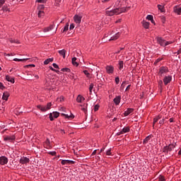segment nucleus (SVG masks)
I'll use <instances>...</instances> for the list:
<instances>
[{"label": "nucleus", "instance_id": "obj_58", "mask_svg": "<svg viewBox=\"0 0 181 181\" xmlns=\"http://www.w3.org/2000/svg\"><path fill=\"white\" fill-rule=\"evenodd\" d=\"M180 53H181V48L177 52H174V54H180Z\"/></svg>", "mask_w": 181, "mask_h": 181}, {"label": "nucleus", "instance_id": "obj_39", "mask_svg": "<svg viewBox=\"0 0 181 181\" xmlns=\"http://www.w3.org/2000/svg\"><path fill=\"white\" fill-rule=\"evenodd\" d=\"M163 152H164L165 154H168V153L169 150H168L167 146L163 148Z\"/></svg>", "mask_w": 181, "mask_h": 181}, {"label": "nucleus", "instance_id": "obj_61", "mask_svg": "<svg viewBox=\"0 0 181 181\" xmlns=\"http://www.w3.org/2000/svg\"><path fill=\"white\" fill-rule=\"evenodd\" d=\"M62 115L66 117V118H70V116L69 115L62 114Z\"/></svg>", "mask_w": 181, "mask_h": 181}, {"label": "nucleus", "instance_id": "obj_11", "mask_svg": "<svg viewBox=\"0 0 181 181\" xmlns=\"http://www.w3.org/2000/svg\"><path fill=\"white\" fill-rule=\"evenodd\" d=\"M76 162L74 160H62V165H74Z\"/></svg>", "mask_w": 181, "mask_h": 181}, {"label": "nucleus", "instance_id": "obj_6", "mask_svg": "<svg viewBox=\"0 0 181 181\" xmlns=\"http://www.w3.org/2000/svg\"><path fill=\"white\" fill-rule=\"evenodd\" d=\"M105 69L107 74H112V73H114V66L107 65Z\"/></svg>", "mask_w": 181, "mask_h": 181}, {"label": "nucleus", "instance_id": "obj_46", "mask_svg": "<svg viewBox=\"0 0 181 181\" xmlns=\"http://www.w3.org/2000/svg\"><path fill=\"white\" fill-rule=\"evenodd\" d=\"M5 0H0V8H2L4 6V4H5Z\"/></svg>", "mask_w": 181, "mask_h": 181}, {"label": "nucleus", "instance_id": "obj_36", "mask_svg": "<svg viewBox=\"0 0 181 181\" xmlns=\"http://www.w3.org/2000/svg\"><path fill=\"white\" fill-rule=\"evenodd\" d=\"M9 42H11V43H19V41L16 40H13L12 38H10Z\"/></svg>", "mask_w": 181, "mask_h": 181}, {"label": "nucleus", "instance_id": "obj_1", "mask_svg": "<svg viewBox=\"0 0 181 181\" xmlns=\"http://www.w3.org/2000/svg\"><path fill=\"white\" fill-rule=\"evenodd\" d=\"M129 9V7L117 8L111 11H106V15H107V16H114V15H119L120 13L127 12Z\"/></svg>", "mask_w": 181, "mask_h": 181}, {"label": "nucleus", "instance_id": "obj_16", "mask_svg": "<svg viewBox=\"0 0 181 181\" xmlns=\"http://www.w3.org/2000/svg\"><path fill=\"white\" fill-rule=\"evenodd\" d=\"M114 103H115V104H116V105H119V103H121V96H117L114 99Z\"/></svg>", "mask_w": 181, "mask_h": 181}, {"label": "nucleus", "instance_id": "obj_63", "mask_svg": "<svg viewBox=\"0 0 181 181\" xmlns=\"http://www.w3.org/2000/svg\"><path fill=\"white\" fill-rule=\"evenodd\" d=\"M96 153H97V150H95V151L92 153L91 156H93V155H95Z\"/></svg>", "mask_w": 181, "mask_h": 181}, {"label": "nucleus", "instance_id": "obj_25", "mask_svg": "<svg viewBox=\"0 0 181 181\" xmlns=\"http://www.w3.org/2000/svg\"><path fill=\"white\" fill-rule=\"evenodd\" d=\"M59 53L61 56H62V57L64 59H66V50L65 49H62V50H59Z\"/></svg>", "mask_w": 181, "mask_h": 181}, {"label": "nucleus", "instance_id": "obj_64", "mask_svg": "<svg viewBox=\"0 0 181 181\" xmlns=\"http://www.w3.org/2000/svg\"><path fill=\"white\" fill-rule=\"evenodd\" d=\"M49 69L52 70V71H56V69H54L53 67L49 66Z\"/></svg>", "mask_w": 181, "mask_h": 181}, {"label": "nucleus", "instance_id": "obj_37", "mask_svg": "<svg viewBox=\"0 0 181 181\" xmlns=\"http://www.w3.org/2000/svg\"><path fill=\"white\" fill-rule=\"evenodd\" d=\"M36 2H38V4H46L47 0H36Z\"/></svg>", "mask_w": 181, "mask_h": 181}, {"label": "nucleus", "instance_id": "obj_5", "mask_svg": "<svg viewBox=\"0 0 181 181\" xmlns=\"http://www.w3.org/2000/svg\"><path fill=\"white\" fill-rule=\"evenodd\" d=\"M165 86H168L170 81H172V76H165L163 79Z\"/></svg>", "mask_w": 181, "mask_h": 181}, {"label": "nucleus", "instance_id": "obj_50", "mask_svg": "<svg viewBox=\"0 0 181 181\" xmlns=\"http://www.w3.org/2000/svg\"><path fill=\"white\" fill-rule=\"evenodd\" d=\"M125 81H124L121 85V90H124L125 88Z\"/></svg>", "mask_w": 181, "mask_h": 181}, {"label": "nucleus", "instance_id": "obj_27", "mask_svg": "<svg viewBox=\"0 0 181 181\" xmlns=\"http://www.w3.org/2000/svg\"><path fill=\"white\" fill-rule=\"evenodd\" d=\"M76 60H77L76 57H73L72 58V64L77 67V66H78V63L76 62Z\"/></svg>", "mask_w": 181, "mask_h": 181}, {"label": "nucleus", "instance_id": "obj_35", "mask_svg": "<svg viewBox=\"0 0 181 181\" xmlns=\"http://www.w3.org/2000/svg\"><path fill=\"white\" fill-rule=\"evenodd\" d=\"M61 71H64V72H66V73H70L71 70L69 68H63V69H61Z\"/></svg>", "mask_w": 181, "mask_h": 181}, {"label": "nucleus", "instance_id": "obj_41", "mask_svg": "<svg viewBox=\"0 0 181 181\" xmlns=\"http://www.w3.org/2000/svg\"><path fill=\"white\" fill-rule=\"evenodd\" d=\"M93 88H94V85L92 83L89 86V90H90V94H91V93H93Z\"/></svg>", "mask_w": 181, "mask_h": 181}, {"label": "nucleus", "instance_id": "obj_53", "mask_svg": "<svg viewBox=\"0 0 181 181\" xmlns=\"http://www.w3.org/2000/svg\"><path fill=\"white\" fill-rule=\"evenodd\" d=\"M5 88V86H4V83L0 82V90H4Z\"/></svg>", "mask_w": 181, "mask_h": 181}, {"label": "nucleus", "instance_id": "obj_23", "mask_svg": "<svg viewBox=\"0 0 181 181\" xmlns=\"http://www.w3.org/2000/svg\"><path fill=\"white\" fill-rule=\"evenodd\" d=\"M175 144H170V145L167 146L168 152H172V150L175 149Z\"/></svg>", "mask_w": 181, "mask_h": 181}, {"label": "nucleus", "instance_id": "obj_2", "mask_svg": "<svg viewBox=\"0 0 181 181\" xmlns=\"http://www.w3.org/2000/svg\"><path fill=\"white\" fill-rule=\"evenodd\" d=\"M156 39L157 40V43L163 46V47H165V46H168V45H172V42L166 41L161 37H156Z\"/></svg>", "mask_w": 181, "mask_h": 181}, {"label": "nucleus", "instance_id": "obj_17", "mask_svg": "<svg viewBox=\"0 0 181 181\" xmlns=\"http://www.w3.org/2000/svg\"><path fill=\"white\" fill-rule=\"evenodd\" d=\"M4 141H15V136H7L4 137Z\"/></svg>", "mask_w": 181, "mask_h": 181}, {"label": "nucleus", "instance_id": "obj_43", "mask_svg": "<svg viewBox=\"0 0 181 181\" xmlns=\"http://www.w3.org/2000/svg\"><path fill=\"white\" fill-rule=\"evenodd\" d=\"M49 155H52V156H56L57 153L56 151H49Z\"/></svg>", "mask_w": 181, "mask_h": 181}, {"label": "nucleus", "instance_id": "obj_54", "mask_svg": "<svg viewBox=\"0 0 181 181\" xmlns=\"http://www.w3.org/2000/svg\"><path fill=\"white\" fill-rule=\"evenodd\" d=\"M159 124H160V125H163V124H165V119H163L160 120Z\"/></svg>", "mask_w": 181, "mask_h": 181}, {"label": "nucleus", "instance_id": "obj_12", "mask_svg": "<svg viewBox=\"0 0 181 181\" xmlns=\"http://www.w3.org/2000/svg\"><path fill=\"white\" fill-rule=\"evenodd\" d=\"M8 163V158L6 156L0 157V165H6Z\"/></svg>", "mask_w": 181, "mask_h": 181}, {"label": "nucleus", "instance_id": "obj_13", "mask_svg": "<svg viewBox=\"0 0 181 181\" xmlns=\"http://www.w3.org/2000/svg\"><path fill=\"white\" fill-rule=\"evenodd\" d=\"M173 11L175 13H177V15H180L181 13V7L179 6H175L173 8Z\"/></svg>", "mask_w": 181, "mask_h": 181}, {"label": "nucleus", "instance_id": "obj_3", "mask_svg": "<svg viewBox=\"0 0 181 181\" xmlns=\"http://www.w3.org/2000/svg\"><path fill=\"white\" fill-rule=\"evenodd\" d=\"M51 107H52V103H48L46 106L39 105L37 106V108H38V110H40V111H42V112H46V111H48V110H50Z\"/></svg>", "mask_w": 181, "mask_h": 181}, {"label": "nucleus", "instance_id": "obj_52", "mask_svg": "<svg viewBox=\"0 0 181 181\" xmlns=\"http://www.w3.org/2000/svg\"><path fill=\"white\" fill-rule=\"evenodd\" d=\"M115 83H116V84H119V77L115 78Z\"/></svg>", "mask_w": 181, "mask_h": 181}, {"label": "nucleus", "instance_id": "obj_56", "mask_svg": "<svg viewBox=\"0 0 181 181\" xmlns=\"http://www.w3.org/2000/svg\"><path fill=\"white\" fill-rule=\"evenodd\" d=\"M2 11H9V8L4 6V7H2Z\"/></svg>", "mask_w": 181, "mask_h": 181}, {"label": "nucleus", "instance_id": "obj_45", "mask_svg": "<svg viewBox=\"0 0 181 181\" xmlns=\"http://www.w3.org/2000/svg\"><path fill=\"white\" fill-rule=\"evenodd\" d=\"M146 19H148V21H151L153 19V16L151 15H148Z\"/></svg>", "mask_w": 181, "mask_h": 181}, {"label": "nucleus", "instance_id": "obj_42", "mask_svg": "<svg viewBox=\"0 0 181 181\" xmlns=\"http://www.w3.org/2000/svg\"><path fill=\"white\" fill-rule=\"evenodd\" d=\"M112 153H111V148H109L107 151H106V155L107 156H110L112 155Z\"/></svg>", "mask_w": 181, "mask_h": 181}, {"label": "nucleus", "instance_id": "obj_18", "mask_svg": "<svg viewBox=\"0 0 181 181\" xmlns=\"http://www.w3.org/2000/svg\"><path fill=\"white\" fill-rule=\"evenodd\" d=\"M6 80L12 83H15V79L13 78H12L11 76H9L8 75L6 76Z\"/></svg>", "mask_w": 181, "mask_h": 181}, {"label": "nucleus", "instance_id": "obj_62", "mask_svg": "<svg viewBox=\"0 0 181 181\" xmlns=\"http://www.w3.org/2000/svg\"><path fill=\"white\" fill-rule=\"evenodd\" d=\"M129 88H131V85H129V86L127 87L125 91H128V90H129Z\"/></svg>", "mask_w": 181, "mask_h": 181}, {"label": "nucleus", "instance_id": "obj_20", "mask_svg": "<svg viewBox=\"0 0 181 181\" xmlns=\"http://www.w3.org/2000/svg\"><path fill=\"white\" fill-rule=\"evenodd\" d=\"M9 98V93L5 92L3 94L2 98L5 100V101H8V98Z\"/></svg>", "mask_w": 181, "mask_h": 181}, {"label": "nucleus", "instance_id": "obj_34", "mask_svg": "<svg viewBox=\"0 0 181 181\" xmlns=\"http://www.w3.org/2000/svg\"><path fill=\"white\" fill-rule=\"evenodd\" d=\"M119 70H122L124 69V61H120L119 62Z\"/></svg>", "mask_w": 181, "mask_h": 181}, {"label": "nucleus", "instance_id": "obj_24", "mask_svg": "<svg viewBox=\"0 0 181 181\" xmlns=\"http://www.w3.org/2000/svg\"><path fill=\"white\" fill-rule=\"evenodd\" d=\"M54 28V25H51L49 27H47L46 28L44 29V32H50V30H52V29Z\"/></svg>", "mask_w": 181, "mask_h": 181}, {"label": "nucleus", "instance_id": "obj_40", "mask_svg": "<svg viewBox=\"0 0 181 181\" xmlns=\"http://www.w3.org/2000/svg\"><path fill=\"white\" fill-rule=\"evenodd\" d=\"M38 9L39 11H42V9H45V5L43 4L38 5Z\"/></svg>", "mask_w": 181, "mask_h": 181}, {"label": "nucleus", "instance_id": "obj_33", "mask_svg": "<svg viewBox=\"0 0 181 181\" xmlns=\"http://www.w3.org/2000/svg\"><path fill=\"white\" fill-rule=\"evenodd\" d=\"M160 118V116H157L153 119V127H155V123L159 121V119Z\"/></svg>", "mask_w": 181, "mask_h": 181}, {"label": "nucleus", "instance_id": "obj_32", "mask_svg": "<svg viewBox=\"0 0 181 181\" xmlns=\"http://www.w3.org/2000/svg\"><path fill=\"white\" fill-rule=\"evenodd\" d=\"M143 26L145 28V29H148L149 28V23L148 22H144L143 23Z\"/></svg>", "mask_w": 181, "mask_h": 181}, {"label": "nucleus", "instance_id": "obj_38", "mask_svg": "<svg viewBox=\"0 0 181 181\" xmlns=\"http://www.w3.org/2000/svg\"><path fill=\"white\" fill-rule=\"evenodd\" d=\"M166 180L165 179V177L163 175H160L158 177V181H165Z\"/></svg>", "mask_w": 181, "mask_h": 181}, {"label": "nucleus", "instance_id": "obj_22", "mask_svg": "<svg viewBox=\"0 0 181 181\" xmlns=\"http://www.w3.org/2000/svg\"><path fill=\"white\" fill-rule=\"evenodd\" d=\"M152 138H153V136L152 135H149L148 136H146L145 138V139L144 140V144H148V141H150V139H152Z\"/></svg>", "mask_w": 181, "mask_h": 181}, {"label": "nucleus", "instance_id": "obj_15", "mask_svg": "<svg viewBox=\"0 0 181 181\" xmlns=\"http://www.w3.org/2000/svg\"><path fill=\"white\" fill-rule=\"evenodd\" d=\"M45 146L47 148V149H49V148H52V144H50V140L49 139H47V140L45 142Z\"/></svg>", "mask_w": 181, "mask_h": 181}, {"label": "nucleus", "instance_id": "obj_59", "mask_svg": "<svg viewBox=\"0 0 181 181\" xmlns=\"http://www.w3.org/2000/svg\"><path fill=\"white\" fill-rule=\"evenodd\" d=\"M122 134H124V133H123L122 131L121 130L120 132H119L117 133V136H119V135H122Z\"/></svg>", "mask_w": 181, "mask_h": 181}, {"label": "nucleus", "instance_id": "obj_49", "mask_svg": "<svg viewBox=\"0 0 181 181\" xmlns=\"http://www.w3.org/2000/svg\"><path fill=\"white\" fill-rule=\"evenodd\" d=\"M83 73L86 76H87V77H89L90 76V73H88V71L87 70H85L83 71Z\"/></svg>", "mask_w": 181, "mask_h": 181}, {"label": "nucleus", "instance_id": "obj_48", "mask_svg": "<svg viewBox=\"0 0 181 181\" xmlns=\"http://www.w3.org/2000/svg\"><path fill=\"white\" fill-rule=\"evenodd\" d=\"M100 108V105H95L94 106V111H98V109Z\"/></svg>", "mask_w": 181, "mask_h": 181}, {"label": "nucleus", "instance_id": "obj_10", "mask_svg": "<svg viewBox=\"0 0 181 181\" xmlns=\"http://www.w3.org/2000/svg\"><path fill=\"white\" fill-rule=\"evenodd\" d=\"M30 161V160L29 158H28L27 157H23L20 159V163H21L22 165L29 163Z\"/></svg>", "mask_w": 181, "mask_h": 181}, {"label": "nucleus", "instance_id": "obj_28", "mask_svg": "<svg viewBox=\"0 0 181 181\" xmlns=\"http://www.w3.org/2000/svg\"><path fill=\"white\" fill-rule=\"evenodd\" d=\"M129 131H130L129 127H125L122 130V132H123V134H127V132H129Z\"/></svg>", "mask_w": 181, "mask_h": 181}, {"label": "nucleus", "instance_id": "obj_29", "mask_svg": "<svg viewBox=\"0 0 181 181\" xmlns=\"http://www.w3.org/2000/svg\"><path fill=\"white\" fill-rule=\"evenodd\" d=\"M27 60H29V58H25V59H17V58H15L13 59L14 62H26Z\"/></svg>", "mask_w": 181, "mask_h": 181}, {"label": "nucleus", "instance_id": "obj_7", "mask_svg": "<svg viewBox=\"0 0 181 181\" xmlns=\"http://www.w3.org/2000/svg\"><path fill=\"white\" fill-rule=\"evenodd\" d=\"M59 115H60V113L58 112H54L53 114L50 113L49 114V119L50 121H54V118H58ZM54 117V118H53Z\"/></svg>", "mask_w": 181, "mask_h": 181}, {"label": "nucleus", "instance_id": "obj_26", "mask_svg": "<svg viewBox=\"0 0 181 181\" xmlns=\"http://www.w3.org/2000/svg\"><path fill=\"white\" fill-rule=\"evenodd\" d=\"M118 37H119V33H116L115 35L112 37L109 40H117Z\"/></svg>", "mask_w": 181, "mask_h": 181}, {"label": "nucleus", "instance_id": "obj_31", "mask_svg": "<svg viewBox=\"0 0 181 181\" xmlns=\"http://www.w3.org/2000/svg\"><path fill=\"white\" fill-rule=\"evenodd\" d=\"M45 16V12L40 10L38 12V18H43Z\"/></svg>", "mask_w": 181, "mask_h": 181}, {"label": "nucleus", "instance_id": "obj_9", "mask_svg": "<svg viewBox=\"0 0 181 181\" xmlns=\"http://www.w3.org/2000/svg\"><path fill=\"white\" fill-rule=\"evenodd\" d=\"M79 107H81V111H83L85 112V114H87V107H88V103L81 104V105H79Z\"/></svg>", "mask_w": 181, "mask_h": 181}, {"label": "nucleus", "instance_id": "obj_60", "mask_svg": "<svg viewBox=\"0 0 181 181\" xmlns=\"http://www.w3.org/2000/svg\"><path fill=\"white\" fill-rule=\"evenodd\" d=\"M161 60H163L162 58H158L156 59V63H159V62H161Z\"/></svg>", "mask_w": 181, "mask_h": 181}, {"label": "nucleus", "instance_id": "obj_44", "mask_svg": "<svg viewBox=\"0 0 181 181\" xmlns=\"http://www.w3.org/2000/svg\"><path fill=\"white\" fill-rule=\"evenodd\" d=\"M67 30H69V24H66L63 30V32H67Z\"/></svg>", "mask_w": 181, "mask_h": 181}, {"label": "nucleus", "instance_id": "obj_47", "mask_svg": "<svg viewBox=\"0 0 181 181\" xmlns=\"http://www.w3.org/2000/svg\"><path fill=\"white\" fill-rule=\"evenodd\" d=\"M59 100L60 103H62V101H64V97L61 96L59 98L57 99V101H59Z\"/></svg>", "mask_w": 181, "mask_h": 181}, {"label": "nucleus", "instance_id": "obj_30", "mask_svg": "<svg viewBox=\"0 0 181 181\" xmlns=\"http://www.w3.org/2000/svg\"><path fill=\"white\" fill-rule=\"evenodd\" d=\"M52 62H53V58L47 59L44 62V64H49L51 63Z\"/></svg>", "mask_w": 181, "mask_h": 181}, {"label": "nucleus", "instance_id": "obj_21", "mask_svg": "<svg viewBox=\"0 0 181 181\" xmlns=\"http://www.w3.org/2000/svg\"><path fill=\"white\" fill-rule=\"evenodd\" d=\"M157 6L158 8V11H160V12H162V13L166 12V11L165 10V6L158 4Z\"/></svg>", "mask_w": 181, "mask_h": 181}, {"label": "nucleus", "instance_id": "obj_14", "mask_svg": "<svg viewBox=\"0 0 181 181\" xmlns=\"http://www.w3.org/2000/svg\"><path fill=\"white\" fill-rule=\"evenodd\" d=\"M132 112H134V109L132 108H128L127 110V111L124 112V117H128V115H129V114H132Z\"/></svg>", "mask_w": 181, "mask_h": 181}, {"label": "nucleus", "instance_id": "obj_51", "mask_svg": "<svg viewBox=\"0 0 181 181\" xmlns=\"http://www.w3.org/2000/svg\"><path fill=\"white\" fill-rule=\"evenodd\" d=\"M160 19L163 22V23H165V21H166V18L165 16H161L160 17Z\"/></svg>", "mask_w": 181, "mask_h": 181}, {"label": "nucleus", "instance_id": "obj_19", "mask_svg": "<svg viewBox=\"0 0 181 181\" xmlns=\"http://www.w3.org/2000/svg\"><path fill=\"white\" fill-rule=\"evenodd\" d=\"M84 100H86V98H84V97L81 96V95H78L76 98L77 103H83V101H84Z\"/></svg>", "mask_w": 181, "mask_h": 181}, {"label": "nucleus", "instance_id": "obj_8", "mask_svg": "<svg viewBox=\"0 0 181 181\" xmlns=\"http://www.w3.org/2000/svg\"><path fill=\"white\" fill-rule=\"evenodd\" d=\"M82 16H78V15H76L74 17V22L76 23H77L78 25H80V23H81V19H82Z\"/></svg>", "mask_w": 181, "mask_h": 181}, {"label": "nucleus", "instance_id": "obj_55", "mask_svg": "<svg viewBox=\"0 0 181 181\" xmlns=\"http://www.w3.org/2000/svg\"><path fill=\"white\" fill-rule=\"evenodd\" d=\"M52 66H53V67H54V69H60L59 67V65H57V64H55V63H54L53 64H52Z\"/></svg>", "mask_w": 181, "mask_h": 181}, {"label": "nucleus", "instance_id": "obj_57", "mask_svg": "<svg viewBox=\"0 0 181 181\" xmlns=\"http://www.w3.org/2000/svg\"><path fill=\"white\" fill-rule=\"evenodd\" d=\"M74 28V23L71 24L69 27L70 30H73Z\"/></svg>", "mask_w": 181, "mask_h": 181}, {"label": "nucleus", "instance_id": "obj_4", "mask_svg": "<svg viewBox=\"0 0 181 181\" xmlns=\"http://www.w3.org/2000/svg\"><path fill=\"white\" fill-rule=\"evenodd\" d=\"M167 73H169V69H168L167 66L160 67L158 71V76H160V77H163V76H165V74Z\"/></svg>", "mask_w": 181, "mask_h": 181}]
</instances>
